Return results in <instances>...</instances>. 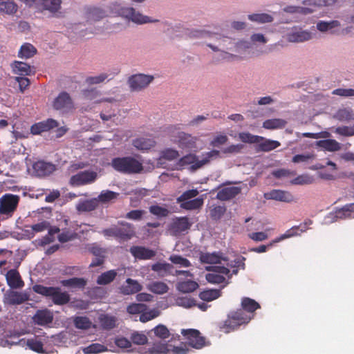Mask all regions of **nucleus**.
<instances>
[{
    "label": "nucleus",
    "instance_id": "nucleus-1",
    "mask_svg": "<svg viewBox=\"0 0 354 354\" xmlns=\"http://www.w3.org/2000/svg\"><path fill=\"white\" fill-rule=\"evenodd\" d=\"M219 151L217 150H212L201 156H196L194 153H189L180 158L175 164L176 169H182L185 167H189L192 169H197L206 165L212 160L219 156Z\"/></svg>",
    "mask_w": 354,
    "mask_h": 354
},
{
    "label": "nucleus",
    "instance_id": "nucleus-2",
    "mask_svg": "<svg viewBox=\"0 0 354 354\" xmlns=\"http://www.w3.org/2000/svg\"><path fill=\"white\" fill-rule=\"evenodd\" d=\"M205 269L210 271L205 278L211 283L227 284L232 274H236L237 269L228 267L226 265L207 266Z\"/></svg>",
    "mask_w": 354,
    "mask_h": 354
},
{
    "label": "nucleus",
    "instance_id": "nucleus-3",
    "mask_svg": "<svg viewBox=\"0 0 354 354\" xmlns=\"http://www.w3.org/2000/svg\"><path fill=\"white\" fill-rule=\"evenodd\" d=\"M189 348L185 344L178 346L172 345L170 342L167 343L156 342L148 348H142L139 350L141 354H187Z\"/></svg>",
    "mask_w": 354,
    "mask_h": 354
},
{
    "label": "nucleus",
    "instance_id": "nucleus-4",
    "mask_svg": "<svg viewBox=\"0 0 354 354\" xmlns=\"http://www.w3.org/2000/svg\"><path fill=\"white\" fill-rule=\"evenodd\" d=\"M213 42L207 44V46L213 51L220 53L224 59H230L233 55L228 51H232L234 41L230 37L220 35H214L212 37Z\"/></svg>",
    "mask_w": 354,
    "mask_h": 354
},
{
    "label": "nucleus",
    "instance_id": "nucleus-5",
    "mask_svg": "<svg viewBox=\"0 0 354 354\" xmlns=\"http://www.w3.org/2000/svg\"><path fill=\"white\" fill-rule=\"evenodd\" d=\"M118 13L122 18L137 25L160 22L158 19L145 15L133 7H122L119 10Z\"/></svg>",
    "mask_w": 354,
    "mask_h": 354
},
{
    "label": "nucleus",
    "instance_id": "nucleus-6",
    "mask_svg": "<svg viewBox=\"0 0 354 354\" xmlns=\"http://www.w3.org/2000/svg\"><path fill=\"white\" fill-rule=\"evenodd\" d=\"M111 165L115 170L124 173H139L143 169L142 163L131 157L115 158Z\"/></svg>",
    "mask_w": 354,
    "mask_h": 354
},
{
    "label": "nucleus",
    "instance_id": "nucleus-7",
    "mask_svg": "<svg viewBox=\"0 0 354 354\" xmlns=\"http://www.w3.org/2000/svg\"><path fill=\"white\" fill-rule=\"evenodd\" d=\"M200 261L202 263L211 264L212 266L226 265L228 267L236 268L241 263L239 259L234 261H229V259L220 252H202L199 257Z\"/></svg>",
    "mask_w": 354,
    "mask_h": 354
},
{
    "label": "nucleus",
    "instance_id": "nucleus-8",
    "mask_svg": "<svg viewBox=\"0 0 354 354\" xmlns=\"http://www.w3.org/2000/svg\"><path fill=\"white\" fill-rule=\"evenodd\" d=\"M35 292L50 297L53 302L56 304H64L69 301V296L66 292H61L59 288L53 287H45L41 285H35L33 286Z\"/></svg>",
    "mask_w": 354,
    "mask_h": 354
},
{
    "label": "nucleus",
    "instance_id": "nucleus-9",
    "mask_svg": "<svg viewBox=\"0 0 354 354\" xmlns=\"http://www.w3.org/2000/svg\"><path fill=\"white\" fill-rule=\"evenodd\" d=\"M251 318L250 316L245 315L241 310L232 312L225 321L222 330L225 333H228L236 329L239 326L248 323Z\"/></svg>",
    "mask_w": 354,
    "mask_h": 354
},
{
    "label": "nucleus",
    "instance_id": "nucleus-10",
    "mask_svg": "<svg viewBox=\"0 0 354 354\" xmlns=\"http://www.w3.org/2000/svg\"><path fill=\"white\" fill-rule=\"evenodd\" d=\"M198 194V191L197 189H191L184 192L177 200L180 203L182 208L188 210L196 209L203 204L202 198H194Z\"/></svg>",
    "mask_w": 354,
    "mask_h": 354
},
{
    "label": "nucleus",
    "instance_id": "nucleus-11",
    "mask_svg": "<svg viewBox=\"0 0 354 354\" xmlns=\"http://www.w3.org/2000/svg\"><path fill=\"white\" fill-rule=\"evenodd\" d=\"M316 33L312 30L302 29L295 26L288 30L286 35V39L292 43H302L314 39Z\"/></svg>",
    "mask_w": 354,
    "mask_h": 354
},
{
    "label": "nucleus",
    "instance_id": "nucleus-12",
    "mask_svg": "<svg viewBox=\"0 0 354 354\" xmlns=\"http://www.w3.org/2000/svg\"><path fill=\"white\" fill-rule=\"evenodd\" d=\"M19 196L12 194H6L0 198V214L8 217L12 216L16 211Z\"/></svg>",
    "mask_w": 354,
    "mask_h": 354
},
{
    "label": "nucleus",
    "instance_id": "nucleus-13",
    "mask_svg": "<svg viewBox=\"0 0 354 354\" xmlns=\"http://www.w3.org/2000/svg\"><path fill=\"white\" fill-rule=\"evenodd\" d=\"M153 80V75L138 73L129 78L128 84L132 91H139L147 87Z\"/></svg>",
    "mask_w": 354,
    "mask_h": 354
},
{
    "label": "nucleus",
    "instance_id": "nucleus-14",
    "mask_svg": "<svg viewBox=\"0 0 354 354\" xmlns=\"http://www.w3.org/2000/svg\"><path fill=\"white\" fill-rule=\"evenodd\" d=\"M97 178V173L95 171H81L71 176L70 184L75 187H79L93 183Z\"/></svg>",
    "mask_w": 354,
    "mask_h": 354
},
{
    "label": "nucleus",
    "instance_id": "nucleus-15",
    "mask_svg": "<svg viewBox=\"0 0 354 354\" xmlns=\"http://www.w3.org/2000/svg\"><path fill=\"white\" fill-rule=\"evenodd\" d=\"M181 334L187 339L188 344L194 348L201 349L207 345L198 330L195 329H183Z\"/></svg>",
    "mask_w": 354,
    "mask_h": 354
},
{
    "label": "nucleus",
    "instance_id": "nucleus-16",
    "mask_svg": "<svg viewBox=\"0 0 354 354\" xmlns=\"http://www.w3.org/2000/svg\"><path fill=\"white\" fill-rule=\"evenodd\" d=\"M53 106L55 109L62 113H69L75 109L74 104L71 97L65 92L61 93L54 100Z\"/></svg>",
    "mask_w": 354,
    "mask_h": 354
},
{
    "label": "nucleus",
    "instance_id": "nucleus-17",
    "mask_svg": "<svg viewBox=\"0 0 354 354\" xmlns=\"http://www.w3.org/2000/svg\"><path fill=\"white\" fill-rule=\"evenodd\" d=\"M49 223L47 221H41L31 226L26 227L25 230L26 235L28 239L34 237L36 233L48 230V236H52L53 234L58 233L59 230L57 227L49 229Z\"/></svg>",
    "mask_w": 354,
    "mask_h": 354
},
{
    "label": "nucleus",
    "instance_id": "nucleus-18",
    "mask_svg": "<svg viewBox=\"0 0 354 354\" xmlns=\"http://www.w3.org/2000/svg\"><path fill=\"white\" fill-rule=\"evenodd\" d=\"M263 196L266 200L283 203H291L295 201V197L290 192L281 189H272L264 193Z\"/></svg>",
    "mask_w": 354,
    "mask_h": 354
},
{
    "label": "nucleus",
    "instance_id": "nucleus-19",
    "mask_svg": "<svg viewBox=\"0 0 354 354\" xmlns=\"http://www.w3.org/2000/svg\"><path fill=\"white\" fill-rule=\"evenodd\" d=\"M198 140L196 137L184 132H179L174 142L181 149H192L197 147Z\"/></svg>",
    "mask_w": 354,
    "mask_h": 354
},
{
    "label": "nucleus",
    "instance_id": "nucleus-20",
    "mask_svg": "<svg viewBox=\"0 0 354 354\" xmlns=\"http://www.w3.org/2000/svg\"><path fill=\"white\" fill-rule=\"evenodd\" d=\"M57 127L58 122L56 120L53 119H48L45 121L39 122L32 125L30 127V133L32 135H39Z\"/></svg>",
    "mask_w": 354,
    "mask_h": 354
},
{
    "label": "nucleus",
    "instance_id": "nucleus-21",
    "mask_svg": "<svg viewBox=\"0 0 354 354\" xmlns=\"http://www.w3.org/2000/svg\"><path fill=\"white\" fill-rule=\"evenodd\" d=\"M142 289V286L137 280L131 278L127 279L125 282L120 287V292L124 295L136 294Z\"/></svg>",
    "mask_w": 354,
    "mask_h": 354
},
{
    "label": "nucleus",
    "instance_id": "nucleus-22",
    "mask_svg": "<svg viewBox=\"0 0 354 354\" xmlns=\"http://www.w3.org/2000/svg\"><path fill=\"white\" fill-rule=\"evenodd\" d=\"M55 169V165L44 161H38L32 165V174L43 176L53 173Z\"/></svg>",
    "mask_w": 354,
    "mask_h": 354
},
{
    "label": "nucleus",
    "instance_id": "nucleus-23",
    "mask_svg": "<svg viewBox=\"0 0 354 354\" xmlns=\"http://www.w3.org/2000/svg\"><path fill=\"white\" fill-rule=\"evenodd\" d=\"M28 299L26 294L12 290L7 291L3 297V302L6 304H20Z\"/></svg>",
    "mask_w": 354,
    "mask_h": 354
},
{
    "label": "nucleus",
    "instance_id": "nucleus-24",
    "mask_svg": "<svg viewBox=\"0 0 354 354\" xmlns=\"http://www.w3.org/2000/svg\"><path fill=\"white\" fill-rule=\"evenodd\" d=\"M156 145L155 139L150 136H142L133 141V145L138 150L147 151Z\"/></svg>",
    "mask_w": 354,
    "mask_h": 354
},
{
    "label": "nucleus",
    "instance_id": "nucleus-25",
    "mask_svg": "<svg viewBox=\"0 0 354 354\" xmlns=\"http://www.w3.org/2000/svg\"><path fill=\"white\" fill-rule=\"evenodd\" d=\"M179 156L180 154L177 150L172 148L165 149L160 151L156 165L158 167H163L164 160L171 161L177 159Z\"/></svg>",
    "mask_w": 354,
    "mask_h": 354
},
{
    "label": "nucleus",
    "instance_id": "nucleus-26",
    "mask_svg": "<svg viewBox=\"0 0 354 354\" xmlns=\"http://www.w3.org/2000/svg\"><path fill=\"white\" fill-rule=\"evenodd\" d=\"M8 285L12 288H19L24 286V282L19 273L16 270H10L6 274Z\"/></svg>",
    "mask_w": 354,
    "mask_h": 354
},
{
    "label": "nucleus",
    "instance_id": "nucleus-27",
    "mask_svg": "<svg viewBox=\"0 0 354 354\" xmlns=\"http://www.w3.org/2000/svg\"><path fill=\"white\" fill-rule=\"evenodd\" d=\"M98 206L96 198L88 200H80L76 205V209L78 212H86L95 209Z\"/></svg>",
    "mask_w": 354,
    "mask_h": 354
},
{
    "label": "nucleus",
    "instance_id": "nucleus-28",
    "mask_svg": "<svg viewBox=\"0 0 354 354\" xmlns=\"http://www.w3.org/2000/svg\"><path fill=\"white\" fill-rule=\"evenodd\" d=\"M53 320V314L48 310H38L33 317V321L38 325H46Z\"/></svg>",
    "mask_w": 354,
    "mask_h": 354
},
{
    "label": "nucleus",
    "instance_id": "nucleus-29",
    "mask_svg": "<svg viewBox=\"0 0 354 354\" xmlns=\"http://www.w3.org/2000/svg\"><path fill=\"white\" fill-rule=\"evenodd\" d=\"M11 66L13 73L19 76L29 75L32 73L31 67L25 62L15 61L12 64Z\"/></svg>",
    "mask_w": 354,
    "mask_h": 354
},
{
    "label": "nucleus",
    "instance_id": "nucleus-30",
    "mask_svg": "<svg viewBox=\"0 0 354 354\" xmlns=\"http://www.w3.org/2000/svg\"><path fill=\"white\" fill-rule=\"evenodd\" d=\"M133 256L140 259H149L155 255V252L143 247H132L130 250Z\"/></svg>",
    "mask_w": 354,
    "mask_h": 354
},
{
    "label": "nucleus",
    "instance_id": "nucleus-31",
    "mask_svg": "<svg viewBox=\"0 0 354 354\" xmlns=\"http://www.w3.org/2000/svg\"><path fill=\"white\" fill-rule=\"evenodd\" d=\"M37 4L51 13L57 12L61 8V0H37Z\"/></svg>",
    "mask_w": 354,
    "mask_h": 354
},
{
    "label": "nucleus",
    "instance_id": "nucleus-32",
    "mask_svg": "<svg viewBox=\"0 0 354 354\" xmlns=\"http://www.w3.org/2000/svg\"><path fill=\"white\" fill-rule=\"evenodd\" d=\"M240 192V188L236 186H230L221 189L217 194V198L222 201L228 200Z\"/></svg>",
    "mask_w": 354,
    "mask_h": 354
},
{
    "label": "nucleus",
    "instance_id": "nucleus-33",
    "mask_svg": "<svg viewBox=\"0 0 354 354\" xmlns=\"http://www.w3.org/2000/svg\"><path fill=\"white\" fill-rule=\"evenodd\" d=\"M330 0H304L302 2L304 8H308L310 11L306 15L316 11L318 8L330 4Z\"/></svg>",
    "mask_w": 354,
    "mask_h": 354
},
{
    "label": "nucleus",
    "instance_id": "nucleus-34",
    "mask_svg": "<svg viewBox=\"0 0 354 354\" xmlns=\"http://www.w3.org/2000/svg\"><path fill=\"white\" fill-rule=\"evenodd\" d=\"M37 53L36 48L30 43L22 44L18 51V57L21 59H29Z\"/></svg>",
    "mask_w": 354,
    "mask_h": 354
},
{
    "label": "nucleus",
    "instance_id": "nucleus-35",
    "mask_svg": "<svg viewBox=\"0 0 354 354\" xmlns=\"http://www.w3.org/2000/svg\"><path fill=\"white\" fill-rule=\"evenodd\" d=\"M119 194L110 190H103L96 198L97 203L106 204L113 202L118 197Z\"/></svg>",
    "mask_w": 354,
    "mask_h": 354
},
{
    "label": "nucleus",
    "instance_id": "nucleus-36",
    "mask_svg": "<svg viewBox=\"0 0 354 354\" xmlns=\"http://www.w3.org/2000/svg\"><path fill=\"white\" fill-rule=\"evenodd\" d=\"M299 227L295 226L291 227L290 229L286 231L285 233L281 234L280 236L276 237L273 240H272L270 243V245H273L275 243H279L285 239L297 236L301 234V233L299 232Z\"/></svg>",
    "mask_w": 354,
    "mask_h": 354
},
{
    "label": "nucleus",
    "instance_id": "nucleus-37",
    "mask_svg": "<svg viewBox=\"0 0 354 354\" xmlns=\"http://www.w3.org/2000/svg\"><path fill=\"white\" fill-rule=\"evenodd\" d=\"M198 288V283L192 279L179 281L177 285V289L184 293L193 292Z\"/></svg>",
    "mask_w": 354,
    "mask_h": 354
},
{
    "label": "nucleus",
    "instance_id": "nucleus-38",
    "mask_svg": "<svg viewBox=\"0 0 354 354\" xmlns=\"http://www.w3.org/2000/svg\"><path fill=\"white\" fill-rule=\"evenodd\" d=\"M147 288L149 291L158 295L166 293L169 290L168 286L162 281H153L147 284Z\"/></svg>",
    "mask_w": 354,
    "mask_h": 354
},
{
    "label": "nucleus",
    "instance_id": "nucleus-39",
    "mask_svg": "<svg viewBox=\"0 0 354 354\" xmlns=\"http://www.w3.org/2000/svg\"><path fill=\"white\" fill-rule=\"evenodd\" d=\"M126 227L128 230L125 232H122L121 230L111 228L104 230L103 234L104 236H120L122 237L130 238L133 235V232L131 229L130 226H129V225H124V228H125Z\"/></svg>",
    "mask_w": 354,
    "mask_h": 354
},
{
    "label": "nucleus",
    "instance_id": "nucleus-40",
    "mask_svg": "<svg viewBox=\"0 0 354 354\" xmlns=\"http://www.w3.org/2000/svg\"><path fill=\"white\" fill-rule=\"evenodd\" d=\"M116 276L117 272L115 270H108L99 275L96 282L99 285H107L111 283Z\"/></svg>",
    "mask_w": 354,
    "mask_h": 354
},
{
    "label": "nucleus",
    "instance_id": "nucleus-41",
    "mask_svg": "<svg viewBox=\"0 0 354 354\" xmlns=\"http://www.w3.org/2000/svg\"><path fill=\"white\" fill-rule=\"evenodd\" d=\"M82 351L84 354H97L108 351L114 352V351L109 350L106 346L99 343H94L86 347H84Z\"/></svg>",
    "mask_w": 354,
    "mask_h": 354
},
{
    "label": "nucleus",
    "instance_id": "nucleus-42",
    "mask_svg": "<svg viewBox=\"0 0 354 354\" xmlns=\"http://www.w3.org/2000/svg\"><path fill=\"white\" fill-rule=\"evenodd\" d=\"M257 143L259 144V148L264 151H271L280 146L279 142L277 140L264 139L263 137H260L259 142Z\"/></svg>",
    "mask_w": 354,
    "mask_h": 354
},
{
    "label": "nucleus",
    "instance_id": "nucleus-43",
    "mask_svg": "<svg viewBox=\"0 0 354 354\" xmlns=\"http://www.w3.org/2000/svg\"><path fill=\"white\" fill-rule=\"evenodd\" d=\"M249 20L258 24L269 23L272 21L273 17L267 13H253L248 16Z\"/></svg>",
    "mask_w": 354,
    "mask_h": 354
},
{
    "label": "nucleus",
    "instance_id": "nucleus-44",
    "mask_svg": "<svg viewBox=\"0 0 354 354\" xmlns=\"http://www.w3.org/2000/svg\"><path fill=\"white\" fill-rule=\"evenodd\" d=\"M286 122L280 118H273L266 120L263 123V127L267 129H281L285 127Z\"/></svg>",
    "mask_w": 354,
    "mask_h": 354
},
{
    "label": "nucleus",
    "instance_id": "nucleus-45",
    "mask_svg": "<svg viewBox=\"0 0 354 354\" xmlns=\"http://www.w3.org/2000/svg\"><path fill=\"white\" fill-rule=\"evenodd\" d=\"M315 158V155L313 153H305L297 154L292 157V162L295 164L304 163L308 164L311 162Z\"/></svg>",
    "mask_w": 354,
    "mask_h": 354
},
{
    "label": "nucleus",
    "instance_id": "nucleus-46",
    "mask_svg": "<svg viewBox=\"0 0 354 354\" xmlns=\"http://www.w3.org/2000/svg\"><path fill=\"white\" fill-rule=\"evenodd\" d=\"M334 117L340 121L348 122L354 120V113L351 109L344 108L338 110Z\"/></svg>",
    "mask_w": 354,
    "mask_h": 354
},
{
    "label": "nucleus",
    "instance_id": "nucleus-47",
    "mask_svg": "<svg viewBox=\"0 0 354 354\" xmlns=\"http://www.w3.org/2000/svg\"><path fill=\"white\" fill-rule=\"evenodd\" d=\"M160 315V311L158 308L150 309L149 310H144L140 316V321L145 323L152 320Z\"/></svg>",
    "mask_w": 354,
    "mask_h": 354
},
{
    "label": "nucleus",
    "instance_id": "nucleus-48",
    "mask_svg": "<svg viewBox=\"0 0 354 354\" xmlns=\"http://www.w3.org/2000/svg\"><path fill=\"white\" fill-rule=\"evenodd\" d=\"M220 295V290L216 289H209L201 292L199 297L203 301H211L218 298Z\"/></svg>",
    "mask_w": 354,
    "mask_h": 354
},
{
    "label": "nucleus",
    "instance_id": "nucleus-49",
    "mask_svg": "<svg viewBox=\"0 0 354 354\" xmlns=\"http://www.w3.org/2000/svg\"><path fill=\"white\" fill-rule=\"evenodd\" d=\"M234 138L245 143H257L259 142L260 140V136H254L248 132L239 133L237 136H234Z\"/></svg>",
    "mask_w": 354,
    "mask_h": 354
},
{
    "label": "nucleus",
    "instance_id": "nucleus-50",
    "mask_svg": "<svg viewBox=\"0 0 354 354\" xmlns=\"http://www.w3.org/2000/svg\"><path fill=\"white\" fill-rule=\"evenodd\" d=\"M314 180L315 179L311 175L303 174L292 179L291 183L293 185H304L312 184L314 183Z\"/></svg>",
    "mask_w": 354,
    "mask_h": 354
},
{
    "label": "nucleus",
    "instance_id": "nucleus-51",
    "mask_svg": "<svg viewBox=\"0 0 354 354\" xmlns=\"http://www.w3.org/2000/svg\"><path fill=\"white\" fill-rule=\"evenodd\" d=\"M115 345L122 349L125 350L127 352L131 351L132 349V343L131 341L129 340L127 338L122 336H118L115 338Z\"/></svg>",
    "mask_w": 354,
    "mask_h": 354
},
{
    "label": "nucleus",
    "instance_id": "nucleus-52",
    "mask_svg": "<svg viewBox=\"0 0 354 354\" xmlns=\"http://www.w3.org/2000/svg\"><path fill=\"white\" fill-rule=\"evenodd\" d=\"M252 47L250 40L241 39L234 42L232 52L240 54Z\"/></svg>",
    "mask_w": 354,
    "mask_h": 354
},
{
    "label": "nucleus",
    "instance_id": "nucleus-53",
    "mask_svg": "<svg viewBox=\"0 0 354 354\" xmlns=\"http://www.w3.org/2000/svg\"><path fill=\"white\" fill-rule=\"evenodd\" d=\"M62 284L66 287L72 288H82L85 286L86 281L82 278H71L67 280H63Z\"/></svg>",
    "mask_w": 354,
    "mask_h": 354
},
{
    "label": "nucleus",
    "instance_id": "nucleus-54",
    "mask_svg": "<svg viewBox=\"0 0 354 354\" xmlns=\"http://www.w3.org/2000/svg\"><path fill=\"white\" fill-rule=\"evenodd\" d=\"M28 348L37 353H44L43 342L38 337H34L26 341Z\"/></svg>",
    "mask_w": 354,
    "mask_h": 354
},
{
    "label": "nucleus",
    "instance_id": "nucleus-55",
    "mask_svg": "<svg viewBox=\"0 0 354 354\" xmlns=\"http://www.w3.org/2000/svg\"><path fill=\"white\" fill-rule=\"evenodd\" d=\"M241 306L249 313H252L260 307L257 301L248 297H245L242 299Z\"/></svg>",
    "mask_w": 354,
    "mask_h": 354
},
{
    "label": "nucleus",
    "instance_id": "nucleus-56",
    "mask_svg": "<svg viewBox=\"0 0 354 354\" xmlns=\"http://www.w3.org/2000/svg\"><path fill=\"white\" fill-rule=\"evenodd\" d=\"M250 40L252 46L263 45L268 41V38L263 34L260 32H256L251 35Z\"/></svg>",
    "mask_w": 354,
    "mask_h": 354
},
{
    "label": "nucleus",
    "instance_id": "nucleus-57",
    "mask_svg": "<svg viewBox=\"0 0 354 354\" xmlns=\"http://www.w3.org/2000/svg\"><path fill=\"white\" fill-rule=\"evenodd\" d=\"M100 322L104 328H112L115 326L116 319L113 316L102 315L100 317Z\"/></svg>",
    "mask_w": 354,
    "mask_h": 354
},
{
    "label": "nucleus",
    "instance_id": "nucleus-58",
    "mask_svg": "<svg viewBox=\"0 0 354 354\" xmlns=\"http://www.w3.org/2000/svg\"><path fill=\"white\" fill-rule=\"evenodd\" d=\"M131 343L137 345L145 344L148 341L147 335L141 332H133L131 335Z\"/></svg>",
    "mask_w": 354,
    "mask_h": 354
},
{
    "label": "nucleus",
    "instance_id": "nucleus-59",
    "mask_svg": "<svg viewBox=\"0 0 354 354\" xmlns=\"http://www.w3.org/2000/svg\"><path fill=\"white\" fill-rule=\"evenodd\" d=\"M0 11L8 15L14 14L17 11V5L10 1L0 3Z\"/></svg>",
    "mask_w": 354,
    "mask_h": 354
},
{
    "label": "nucleus",
    "instance_id": "nucleus-60",
    "mask_svg": "<svg viewBox=\"0 0 354 354\" xmlns=\"http://www.w3.org/2000/svg\"><path fill=\"white\" fill-rule=\"evenodd\" d=\"M146 308L147 306L145 304L133 303L127 307V311L130 315H141Z\"/></svg>",
    "mask_w": 354,
    "mask_h": 354
},
{
    "label": "nucleus",
    "instance_id": "nucleus-61",
    "mask_svg": "<svg viewBox=\"0 0 354 354\" xmlns=\"http://www.w3.org/2000/svg\"><path fill=\"white\" fill-rule=\"evenodd\" d=\"M155 335L160 339H166L169 337L170 333L169 329L162 324H159L153 329Z\"/></svg>",
    "mask_w": 354,
    "mask_h": 354
},
{
    "label": "nucleus",
    "instance_id": "nucleus-62",
    "mask_svg": "<svg viewBox=\"0 0 354 354\" xmlns=\"http://www.w3.org/2000/svg\"><path fill=\"white\" fill-rule=\"evenodd\" d=\"M75 326L80 329H87L92 325V322L86 317H77L74 319Z\"/></svg>",
    "mask_w": 354,
    "mask_h": 354
},
{
    "label": "nucleus",
    "instance_id": "nucleus-63",
    "mask_svg": "<svg viewBox=\"0 0 354 354\" xmlns=\"http://www.w3.org/2000/svg\"><path fill=\"white\" fill-rule=\"evenodd\" d=\"M284 11L290 14L306 15V12L310 10L307 8H304V6H288L284 8Z\"/></svg>",
    "mask_w": 354,
    "mask_h": 354
},
{
    "label": "nucleus",
    "instance_id": "nucleus-64",
    "mask_svg": "<svg viewBox=\"0 0 354 354\" xmlns=\"http://www.w3.org/2000/svg\"><path fill=\"white\" fill-rule=\"evenodd\" d=\"M351 211L346 207L336 209L333 213V221L335 219L337 218L343 219L350 218L351 217Z\"/></svg>",
    "mask_w": 354,
    "mask_h": 354
}]
</instances>
